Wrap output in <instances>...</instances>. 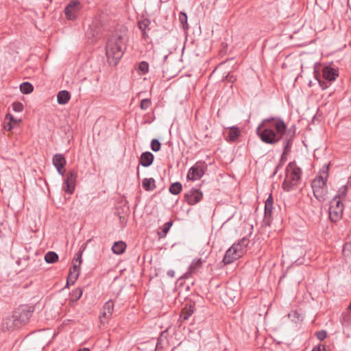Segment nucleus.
Segmentation results:
<instances>
[{"mask_svg": "<svg viewBox=\"0 0 351 351\" xmlns=\"http://www.w3.org/2000/svg\"><path fill=\"white\" fill-rule=\"evenodd\" d=\"M79 265L73 263V267L69 270L66 287H68L69 284L73 285L75 280L77 279L79 276Z\"/></svg>", "mask_w": 351, "mask_h": 351, "instance_id": "4468645a", "label": "nucleus"}, {"mask_svg": "<svg viewBox=\"0 0 351 351\" xmlns=\"http://www.w3.org/2000/svg\"><path fill=\"white\" fill-rule=\"evenodd\" d=\"M249 243V239L247 238H243L242 239L239 240L237 243H234L232 245H237V248L238 250L241 249L242 250V255L244 253L245 248L247 247V245Z\"/></svg>", "mask_w": 351, "mask_h": 351, "instance_id": "c85d7f7f", "label": "nucleus"}, {"mask_svg": "<svg viewBox=\"0 0 351 351\" xmlns=\"http://www.w3.org/2000/svg\"><path fill=\"white\" fill-rule=\"evenodd\" d=\"M273 202H274V200H273L272 195H269V196L268 197V198L267 199V200L265 202V206H273Z\"/></svg>", "mask_w": 351, "mask_h": 351, "instance_id": "a18cd8bd", "label": "nucleus"}, {"mask_svg": "<svg viewBox=\"0 0 351 351\" xmlns=\"http://www.w3.org/2000/svg\"><path fill=\"white\" fill-rule=\"evenodd\" d=\"M113 310L114 302L110 300L104 304L102 313L99 316L100 322L101 324L108 322V321L112 317Z\"/></svg>", "mask_w": 351, "mask_h": 351, "instance_id": "9d476101", "label": "nucleus"}, {"mask_svg": "<svg viewBox=\"0 0 351 351\" xmlns=\"http://www.w3.org/2000/svg\"><path fill=\"white\" fill-rule=\"evenodd\" d=\"M19 327L20 326L19 324L16 323V320L13 314L11 316H8L3 319L1 324V328L3 331L13 330Z\"/></svg>", "mask_w": 351, "mask_h": 351, "instance_id": "f8f14e48", "label": "nucleus"}, {"mask_svg": "<svg viewBox=\"0 0 351 351\" xmlns=\"http://www.w3.org/2000/svg\"><path fill=\"white\" fill-rule=\"evenodd\" d=\"M6 119L10 120L9 123L5 127V128L8 130H10L13 128V125H17V124H19L21 121V119H14V117L12 115L10 114L6 115Z\"/></svg>", "mask_w": 351, "mask_h": 351, "instance_id": "cd10ccee", "label": "nucleus"}, {"mask_svg": "<svg viewBox=\"0 0 351 351\" xmlns=\"http://www.w3.org/2000/svg\"><path fill=\"white\" fill-rule=\"evenodd\" d=\"M348 309L349 310H351V302L350 303L349 306H348Z\"/></svg>", "mask_w": 351, "mask_h": 351, "instance_id": "864d4df0", "label": "nucleus"}, {"mask_svg": "<svg viewBox=\"0 0 351 351\" xmlns=\"http://www.w3.org/2000/svg\"><path fill=\"white\" fill-rule=\"evenodd\" d=\"M56 168L59 174H60L61 176L64 175V173L65 172V167H56Z\"/></svg>", "mask_w": 351, "mask_h": 351, "instance_id": "49530a36", "label": "nucleus"}, {"mask_svg": "<svg viewBox=\"0 0 351 351\" xmlns=\"http://www.w3.org/2000/svg\"><path fill=\"white\" fill-rule=\"evenodd\" d=\"M311 85H312V83H311V82H310L309 86H311Z\"/></svg>", "mask_w": 351, "mask_h": 351, "instance_id": "13d9d810", "label": "nucleus"}, {"mask_svg": "<svg viewBox=\"0 0 351 351\" xmlns=\"http://www.w3.org/2000/svg\"><path fill=\"white\" fill-rule=\"evenodd\" d=\"M71 98V95L67 90H61L58 93L57 101L59 104H66Z\"/></svg>", "mask_w": 351, "mask_h": 351, "instance_id": "a211bd4d", "label": "nucleus"}, {"mask_svg": "<svg viewBox=\"0 0 351 351\" xmlns=\"http://www.w3.org/2000/svg\"><path fill=\"white\" fill-rule=\"evenodd\" d=\"M273 206H265V217L266 219L271 217Z\"/></svg>", "mask_w": 351, "mask_h": 351, "instance_id": "79ce46f5", "label": "nucleus"}, {"mask_svg": "<svg viewBox=\"0 0 351 351\" xmlns=\"http://www.w3.org/2000/svg\"><path fill=\"white\" fill-rule=\"evenodd\" d=\"M241 256L242 250L241 249L238 250L237 248V245H232L226 251L223 258V263L224 265H228L233 263L234 261L237 260Z\"/></svg>", "mask_w": 351, "mask_h": 351, "instance_id": "1a4fd4ad", "label": "nucleus"}, {"mask_svg": "<svg viewBox=\"0 0 351 351\" xmlns=\"http://www.w3.org/2000/svg\"><path fill=\"white\" fill-rule=\"evenodd\" d=\"M343 205L337 198H333L330 204L329 217L332 221L340 219L343 215Z\"/></svg>", "mask_w": 351, "mask_h": 351, "instance_id": "423d86ee", "label": "nucleus"}, {"mask_svg": "<svg viewBox=\"0 0 351 351\" xmlns=\"http://www.w3.org/2000/svg\"><path fill=\"white\" fill-rule=\"evenodd\" d=\"M171 226V221H168L165 223L164 226L160 228V230L158 232V237L160 239L165 237Z\"/></svg>", "mask_w": 351, "mask_h": 351, "instance_id": "b1692460", "label": "nucleus"}, {"mask_svg": "<svg viewBox=\"0 0 351 351\" xmlns=\"http://www.w3.org/2000/svg\"><path fill=\"white\" fill-rule=\"evenodd\" d=\"M241 135V131L239 128L233 126L230 128L226 140L230 142L235 141Z\"/></svg>", "mask_w": 351, "mask_h": 351, "instance_id": "dca6fc26", "label": "nucleus"}, {"mask_svg": "<svg viewBox=\"0 0 351 351\" xmlns=\"http://www.w3.org/2000/svg\"><path fill=\"white\" fill-rule=\"evenodd\" d=\"M321 64L316 63L314 66V77L318 81V83L322 90H325L329 86L330 82L335 81L339 76V72L337 70L331 67L330 66H325L322 69V77L321 79V75L319 70L321 69Z\"/></svg>", "mask_w": 351, "mask_h": 351, "instance_id": "f03ea898", "label": "nucleus"}, {"mask_svg": "<svg viewBox=\"0 0 351 351\" xmlns=\"http://www.w3.org/2000/svg\"><path fill=\"white\" fill-rule=\"evenodd\" d=\"M312 351H319V350H317V348H314Z\"/></svg>", "mask_w": 351, "mask_h": 351, "instance_id": "5fc2aeb1", "label": "nucleus"}, {"mask_svg": "<svg viewBox=\"0 0 351 351\" xmlns=\"http://www.w3.org/2000/svg\"><path fill=\"white\" fill-rule=\"evenodd\" d=\"M120 222L123 226H125L127 221V219L125 217H119Z\"/></svg>", "mask_w": 351, "mask_h": 351, "instance_id": "09e8293b", "label": "nucleus"}, {"mask_svg": "<svg viewBox=\"0 0 351 351\" xmlns=\"http://www.w3.org/2000/svg\"><path fill=\"white\" fill-rule=\"evenodd\" d=\"M138 69L143 74H145L149 71V64L145 61H142L139 63Z\"/></svg>", "mask_w": 351, "mask_h": 351, "instance_id": "f704fd0d", "label": "nucleus"}, {"mask_svg": "<svg viewBox=\"0 0 351 351\" xmlns=\"http://www.w3.org/2000/svg\"><path fill=\"white\" fill-rule=\"evenodd\" d=\"M58 260V255L55 252H48L45 255V261L47 263H54Z\"/></svg>", "mask_w": 351, "mask_h": 351, "instance_id": "5701e85b", "label": "nucleus"}, {"mask_svg": "<svg viewBox=\"0 0 351 351\" xmlns=\"http://www.w3.org/2000/svg\"><path fill=\"white\" fill-rule=\"evenodd\" d=\"M167 275L171 278H173L175 276V272L173 270H169L167 271Z\"/></svg>", "mask_w": 351, "mask_h": 351, "instance_id": "8fccbe9b", "label": "nucleus"}, {"mask_svg": "<svg viewBox=\"0 0 351 351\" xmlns=\"http://www.w3.org/2000/svg\"><path fill=\"white\" fill-rule=\"evenodd\" d=\"M77 178V172L74 170L69 171L66 176L65 181L66 182H71L73 184H75Z\"/></svg>", "mask_w": 351, "mask_h": 351, "instance_id": "c756f323", "label": "nucleus"}, {"mask_svg": "<svg viewBox=\"0 0 351 351\" xmlns=\"http://www.w3.org/2000/svg\"><path fill=\"white\" fill-rule=\"evenodd\" d=\"M126 248V244L123 241H116L114 243L112 250L116 254H121Z\"/></svg>", "mask_w": 351, "mask_h": 351, "instance_id": "aec40b11", "label": "nucleus"}, {"mask_svg": "<svg viewBox=\"0 0 351 351\" xmlns=\"http://www.w3.org/2000/svg\"><path fill=\"white\" fill-rule=\"evenodd\" d=\"M232 77H233V76H230V80H232Z\"/></svg>", "mask_w": 351, "mask_h": 351, "instance_id": "4d7b16f0", "label": "nucleus"}, {"mask_svg": "<svg viewBox=\"0 0 351 351\" xmlns=\"http://www.w3.org/2000/svg\"><path fill=\"white\" fill-rule=\"evenodd\" d=\"M301 174V169L295 162H289L286 167V176L282 183L283 189L287 191L292 190L300 181Z\"/></svg>", "mask_w": 351, "mask_h": 351, "instance_id": "20e7f679", "label": "nucleus"}, {"mask_svg": "<svg viewBox=\"0 0 351 351\" xmlns=\"http://www.w3.org/2000/svg\"><path fill=\"white\" fill-rule=\"evenodd\" d=\"M75 184H73L71 182H66L64 180L63 184V190L65 193L68 194H72L75 190Z\"/></svg>", "mask_w": 351, "mask_h": 351, "instance_id": "7c9ffc66", "label": "nucleus"}, {"mask_svg": "<svg viewBox=\"0 0 351 351\" xmlns=\"http://www.w3.org/2000/svg\"><path fill=\"white\" fill-rule=\"evenodd\" d=\"M161 144L157 139H153L151 141V149L154 152H158L160 149Z\"/></svg>", "mask_w": 351, "mask_h": 351, "instance_id": "c9c22d12", "label": "nucleus"}, {"mask_svg": "<svg viewBox=\"0 0 351 351\" xmlns=\"http://www.w3.org/2000/svg\"><path fill=\"white\" fill-rule=\"evenodd\" d=\"M150 24V21L147 19H143L138 22V27L143 32V36H145V29Z\"/></svg>", "mask_w": 351, "mask_h": 351, "instance_id": "2f4dec72", "label": "nucleus"}, {"mask_svg": "<svg viewBox=\"0 0 351 351\" xmlns=\"http://www.w3.org/2000/svg\"><path fill=\"white\" fill-rule=\"evenodd\" d=\"M151 105V100L149 99H144L141 101V108L143 110H147Z\"/></svg>", "mask_w": 351, "mask_h": 351, "instance_id": "e433bc0d", "label": "nucleus"}, {"mask_svg": "<svg viewBox=\"0 0 351 351\" xmlns=\"http://www.w3.org/2000/svg\"><path fill=\"white\" fill-rule=\"evenodd\" d=\"M194 306L192 305H186L182 310L180 318L186 320L194 312Z\"/></svg>", "mask_w": 351, "mask_h": 351, "instance_id": "4be33fe9", "label": "nucleus"}, {"mask_svg": "<svg viewBox=\"0 0 351 351\" xmlns=\"http://www.w3.org/2000/svg\"><path fill=\"white\" fill-rule=\"evenodd\" d=\"M317 349V350H319V351H326L324 346H322V347L319 346Z\"/></svg>", "mask_w": 351, "mask_h": 351, "instance_id": "3c124183", "label": "nucleus"}, {"mask_svg": "<svg viewBox=\"0 0 351 351\" xmlns=\"http://www.w3.org/2000/svg\"><path fill=\"white\" fill-rule=\"evenodd\" d=\"M13 110L17 112H22L23 110V105L19 101L14 102L12 104Z\"/></svg>", "mask_w": 351, "mask_h": 351, "instance_id": "4c0bfd02", "label": "nucleus"}, {"mask_svg": "<svg viewBox=\"0 0 351 351\" xmlns=\"http://www.w3.org/2000/svg\"><path fill=\"white\" fill-rule=\"evenodd\" d=\"M184 197L189 204L194 205L202 200L203 194L199 189H192L185 194Z\"/></svg>", "mask_w": 351, "mask_h": 351, "instance_id": "9b49d317", "label": "nucleus"}, {"mask_svg": "<svg viewBox=\"0 0 351 351\" xmlns=\"http://www.w3.org/2000/svg\"><path fill=\"white\" fill-rule=\"evenodd\" d=\"M315 197L320 202L326 199L327 194V188L313 189Z\"/></svg>", "mask_w": 351, "mask_h": 351, "instance_id": "f3484780", "label": "nucleus"}, {"mask_svg": "<svg viewBox=\"0 0 351 351\" xmlns=\"http://www.w3.org/2000/svg\"><path fill=\"white\" fill-rule=\"evenodd\" d=\"M20 90L23 94H29L34 90L33 86L29 82H23L20 86Z\"/></svg>", "mask_w": 351, "mask_h": 351, "instance_id": "bb28decb", "label": "nucleus"}, {"mask_svg": "<svg viewBox=\"0 0 351 351\" xmlns=\"http://www.w3.org/2000/svg\"><path fill=\"white\" fill-rule=\"evenodd\" d=\"M179 19L183 26H184V23L187 24V16L185 13L181 12L179 15Z\"/></svg>", "mask_w": 351, "mask_h": 351, "instance_id": "37998d69", "label": "nucleus"}, {"mask_svg": "<svg viewBox=\"0 0 351 351\" xmlns=\"http://www.w3.org/2000/svg\"><path fill=\"white\" fill-rule=\"evenodd\" d=\"M82 295V290L80 288L76 289L72 291V297L75 298V300H79Z\"/></svg>", "mask_w": 351, "mask_h": 351, "instance_id": "58836bf2", "label": "nucleus"}, {"mask_svg": "<svg viewBox=\"0 0 351 351\" xmlns=\"http://www.w3.org/2000/svg\"><path fill=\"white\" fill-rule=\"evenodd\" d=\"M52 161L55 167H65L66 159L62 154H55L53 157Z\"/></svg>", "mask_w": 351, "mask_h": 351, "instance_id": "6ab92c4d", "label": "nucleus"}, {"mask_svg": "<svg viewBox=\"0 0 351 351\" xmlns=\"http://www.w3.org/2000/svg\"><path fill=\"white\" fill-rule=\"evenodd\" d=\"M81 10V4L77 0L71 1L64 9V13L69 20H74Z\"/></svg>", "mask_w": 351, "mask_h": 351, "instance_id": "0eeeda50", "label": "nucleus"}, {"mask_svg": "<svg viewBox=\"0 0 351 351\" xmlns=\"http://www.w3.org/2000/svg\"><path fill=\"white\" fill-rule=\"evenodd\" d=\"M286 156L287 155H284V152L282 153V156H281V158H280V164L277 166L276 167V169H279L280 167H281L284 162H285V160H287V158H286ZM276 171L277 170H276V171L274 172V174L276 173Z\"/></svg>", "mask_w": 351, "mask_h": 351, "instance_id": "c03bdc74", "label": "nucleus"}, {"mask_svg": "<svg viewBox=\"0 0 351 351\" xmlns=\"http://www.w3.org/2000/svg\"><path fill=\"white\" fill-rule=\"evenodd\" d=\"M289 317H296V318H298L299 317V315L298 313H297V311H291L290 313H289Z\"/></svg>", "mask_w": 351, "mask_h": 351, "instance_id": "de8ad7c7", "label": "nucleus"}, {"mask_svg": "<svg viewBox=\"0 0 351 351\" xmlns=\"http://www.w3.org/2000/svg\"><path fill=\"white\" fill-rule=\"evenodd\" d=\"M34 308L27 305L20 306L14 312L13 315L21 327L26 324L34 312Z\"/></svg>", "mask_w": 351, "mask_h": 351, "instance_id": "39448f33", "label": "nucleus"}, {"mask_svg": "<svg viewBox=\"0 0 351 351\" xmlns=\"http://www.w3.org/2000/svg\"><path fill=\"white\" fill-rule=\"evenodd\" d=\"M315 335L319 340L323 341L324 339L326 338L327 333L325 330H322L317 332Z\"/></svg>", "mask_w": 351, "mask_h": 351, "instance_id": "a19ab883", "label": "nucleus"}, {"mask_svg": "<svg viewBox=\"0 0 351 351\" xmlns=\"http://www.w3.org/2000/svg\"><path fill=\"white\" fill-rule=\"evenodd\" d=\"M205 166L206 165L204 162H197L189 170L187 178L192 180L200 179L204 174Z\"/></svg>", "mask_w": 351, "mask_h": 351, "instance_id": "6e6552de", "label": "nucleus"}, {"mask_svg": "<svg viewBox=\"0 0 351 351\" xmlns=\"http://www.w3.org/2000/svg\"><path fill=\"white\" fill-rule=\"evenodd\" d=\"M232 77H233V76H230V80H232Z\"/></svg>", "mask_w": 351, "mask_h": 351, "instance_id": "6e6d98bb", "label": "nucleus"}, {"mask_svg": "<svg viewBox=\"0 0 351 351\" xmlns=\"http://www.w3.org/2000/svg\"><path fill=\"white\" fill-rule=\"evenodd\" d=\"M76 263L77 265H79V267L80 266L82 263V252H79L77 253L73 258V264Z\"/></svg>", "mask_w": 351, "mask_h": 351, "instance_id": "ea45409f", "label": "nucleus"}, {"mask_svg": "<svg viewBox=\"0 0 351 351\" xmlns=\"http://www.w3.org/2000/svg\"><path fill=\"white\" fill-rule=\"evenodd\" d=\"M341 323L344 326H351V319L348 313H345L342 315V317L341 318Z\"/></svg>", "mask_w": 351, "mask_h": 351, "instance_id": "473e14b6", "label": "nucleus"}, {"mask_svg": "<svg viewBox=\"0 0 351 351\" xmlns=\"http://www.w3.org/2000/svg\"><path fill=\"white\" fill-rule=\"evenodd\" d=\"M256 134L261 140L267 144L275 145L283 139L284 155L290 151L294 137V131L291 134V130L287 132L285 123L280 118L271 117L262 121L256 128Z\"/></svg>", "mask_w": 351, "mask_h": 351, "instance_id": "f257e3e1", "label": "nucleus"}, {"mask_svg": "<svg viewBox=\"0 0 351 351\" xmlns=\"http://www.w3.org/2000/svg\"><path fill=\"white\" fill-rule=\"evenodd\" d=\"M142 186L147 191H153L156 187L154 178H144L142 181Z\"/></svg>", "mask_w": 351, "mask_h": 351, "instance_id": "412c9836", "label": "nucleus"}, {"mask_svg": "<svg viewBox=\"0 0 351 351\" xmlns=\"http://www.w3.org/2000/svg\"><path fill=\"white\" fill-rule=\"evenodd\" d=\"M202 261L200 258L194 260L190 266L191 271L193 272L195 270L199 268L202 266Z\"/></svg>", "mask_w": 351, "mask_h": 351, "instance_id": "72a5a7b5", "label": "nucleus"}, {"mask_svg": "<svg viewBox=\"0 0 351 351\" xmlns=\"http://www.w3.org/2000/svg\"><path fill=\"white\" fill-rule=\"evenodd\" d=\"M77 351H89V350L88 348H83V349L79 350Z\"/></svg>", "mask_w": 351, "mask_h": 351, "instance_id": "603ef678", "label": "nucleus"}, {"mask_svg": "<svg viewBox=\"0 0 351 351\" xmlns=\"http://www.w3.org/2000/svg\"><path fill=\"white\" fill-rule=\"evenodd\" d=\"M121 37L112 38L107 42L106 54L108 62L111 65H117L123 56Z\"/></svg>", "mask_w": 351, "mask_h": 351, "instance_id": "7ed1b4c3", "label": "nucleus"}, {"mask_svg": "<svg viewBox=\"0 0 351 351\" xmlns=\"http://www.w3.org/2000/svg\"><path fill=\"white\" fill-rule=\"evenodd\" d=\"M154 160V155L149 152H143L140 158V164L145 167L150 166Z\"/></svg>", "mask_w": 351, "mask_h": 351, "instance_id": "2eb2a0df", "label": "nucleus"}, {"mask_svg": "<svg viewBox=\"0 0 351 351\" xmlns=\"http://www.w3.org/2000/svg\"><path fill=\"white\" fill-rule=\"evenodd\" d=\"M347 192L348 186L346 185H343L339 188L337 194L333 198H337V200L341 201V199L346 197Z\"/></svg>", "mask_w": 351, "mask_h": 351, "instance_id": "a878e982", "label": "nucleus"}, {"mask_svg": "<svg viewBox=\"0 0 351 351\" xmlns=\"http://www.w3.org/2000/svg\"><path fill=\"white\" fill-rule=\"evenodd\" d=\"M328 178L327 171H323L322 173L317 176L312 182V189L327 188L326 180Z\"/></svg>", "mask_w": 351, "mask_h": 351, "instance_id": "ddd939ff", "label": "nucleus"}, {"mask_svg": "<svg viewBox=\"0 0 351 351\" xmlns=\"http://www.w3.org/2000/svg\"><path fill=\"white\" fill-rule=\"evenodd\" d=\"M182 189V186L180 182H176L171 184L169 187V192L173 195H178Z\"/></svg>", "mask_w": 351, "mask_h": 351, "instance_id": "393cba45", "label": "nucleus"}]
</instances>
